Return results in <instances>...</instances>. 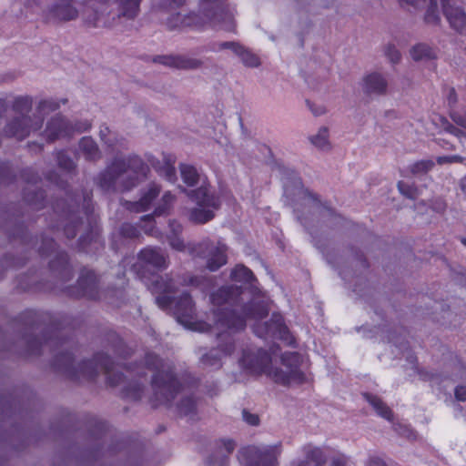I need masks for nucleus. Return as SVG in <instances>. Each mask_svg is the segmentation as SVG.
I'll return each instance as SVG.
<instances>
[{"label": "nucleus", "mask_w": 466, "mask_h": 466, "mask_svg": "<svg viewBox=\"0 0 466 466\" xmlns=\"http://www.w3.org/2000/svg\"><path fill=\"white\" fill-rule=\"evenodd\" d=\"M242 289L237 285H224L210 294V301L215 307L211 313L218 329H223L217 335L218 346L201 358L203 365L213 370L222 367V358L230 356L236 349L234 334L243 331L248 319L260 320L268 315L269 309L264 302L251 300L241 306V312L236 309L222 307L225 304L238 306Z\"/></svg>", "instance_id": "obj_1"}, {"label": "nucleus", "mask_w": 466, "mask_h": 466, "mask_svg": "<svg viewBox=\"0 0 466 466\" xmlns=\"http://www.w3.org/2000/svg\"><path fill=\"white\" fill-rule=\"evenodd\" d=\"M92 191L83 192L82 208L79 204L68 203V199H57L52 204L57 222L51 225L52 231L62 229L67 239H73L83 224L85 218L87 224L86 231L77 241V250L86 254L96 255L105 248L101 238L98 218L95 214Z\"/></svg>", "instance_id": "obj_2"}, {"label": "nucleus", "mask_w": 466, "mask_h": 466, "mask_svg": "<svg viewBox=\"0 0 466 466\" xmlns=\"http://www.w3.org/2000/svg\"><path fill=\"white\" fill-rule=\"evenodd\" d=\"M226 0H200L199 12L187 15L172 14L165 25L169 31L185 29L203 30L207 25L219 26L223 30L235 32V8L226 4ZM186 0H163L165 8L175 9L185 4Z\"/></svg>", "instance_id": "obj_3"}, {"label": "nucleus", "mask_w": 466, "mask_h": 466, "mask_svg": "<svg viewBox=\"0 0 466 466\" xmlns=\"http://www.w3.org/2000/svg\"><path fill=\"white\" fill-rule=\"evenodd\" d=\"M52 365L72 380L81 377L87 380H95L99 371L106 376V382L109 387L119 385L124 379L122 372L115 371L116 365L112 359L103 352L96 353L92 359L83 360L76 367L73 352L62 351L55 356Z\"/></svg>", "instance_id": "obj_4"}, {"label": "nucleus", "mask_w": 466, "mask_h": 466, "mask_svg": "<svg viewBox=\"0 0 466 466\" xmlns=\"http://www.w3.org/2000/svg\"><path fill=\"white\" fill-rule=\"evenodd\" d=\"M19 319L30 329H38L42 323L49 321L44 329L43 338L27 339L26 346L30 354L40 355L44 346L49 345L52 347V350H55L67 343L66 339L61 338L59 335L67 329H70L72 322L68 316L54 318L49 313L26 309L20 314Z\"/></svg>", "instance_id": "obj_5"}, {"label": "nucleus", "mask_w": 466, "mask_h": 466, "mask_svg": "<svg viewBox=\"0 0 466 466\" xmlns=\"http://www.w3.org/2000/svg\"><path fill=\"white\" fill-rule=\"evenodd\" d=\"M145 366L147 370L154 371L151 380L153 395L149 400L152 408L170 407L183 390V385L175 374L174 366L153 352L146 353Z\"/></svg>", "instance_id": "obj_6"}, {"label": "nucleus", "mask_w": 466, "mask_h": 466, "mask_svg": "<svg viewBox=\"0 0 466 466\" xmlns=\"http://www.w3.org/2000/svg\"><path fill=\"white\" fill-rule=\"evenodd\" d=\"M74 0H59L52 8L50 9V15L54 21H70L74 20L78 15V11L76 7L72 5V2ZM76 2H82L84 8L82 10L83 16L85 19V23L91 27H100L101 25H106L108 24L107 20L102 19L98 16V9L96 7V3L99 4L101 7H105L106 10L107 7L106 2L107 0H76Z\"/></svg>", "instance_id": "obj_7"}, {"label": "nucleus", "mask_w": 466, "mask_h": 466, "mask_svg": "<svg viewBox=\"0 0 466 466\" xmlns=\"http://www.w3.org/2000/svg\"><path fill=\"white\" fill-rule=\"evenodd\" d=\"M33 99L31 96H17L13 103L12 108L15 113L20 114L12 119L4 128L5 136L7 137H15L17 140H23L29 136L30 132L41 129L44 118L42 116H35L32 119L25 114L32 109Z\"/></svg>", "instance_id": "obj_8"}, {"label": "nucleus", "mask_w": 466, "mask_h": 466, "mask_svg": "<svg viewBox=\"0 0 466 466\" xmlns=\"http://www.w3.org/2000/svg\"><path fill=\"white\" fill-rule=\"evenodd\" d=\"M228 245L222 240L205 238L196 244L188 246V254L206 261L209 271H217L228 263Z\"/></svg>", "instance_id": "obj_9"}, {"label": "nucleus", "mask_w": 466, "mask_h": 466, "mask_svg": "<svg viewBox=\"0 0 466 466\" xmlns=\"http://www.w3.org/2000/svg\"><path fill=\"white\" fill-rule=\"evenodd\" d=\"M137 260L132 271L139 279H147L152 274L162 272L169 267V257L161 248L147 246L137 253Z\"/></svg>", "instance_id": "obj_10"}, {"label": "nucleus", "mask_w": 466, "mask_h": 466, "mask_svg": "<svg viewBox=\"0 0 466 466\" xmlns=\"http://www.w3.org/2000/svg\"><path fill=\"white\" fill-rule=\"evenodd\" d=\"M140 280L153 295H156V304L159 309L167 310L171 308L174 301L173 294L177 291V283L171 273H155L150 278Z\"/></svg>", "instance_id": "obj_11"}, {"label": "nucleus", "mask_w": 466, "mask_h": 466, "mask_svg": "<svg viewBox=\"0 0 466 466\" xmlns=\"http://www.w3.org/2000/svg\"><path fill=\"white\" fill-rule=\"evenodd\" d=\"M280 453V443L268 446L248 445L239 450L238 458L248 466H278Z\"/></svg>", "instance_id": "obj_12"}, {"label": "nucleus", "mask_w": 466, "mask_h": 466, "mask_svg": "<svg viewBox=\"0 0 466 466\" xmlns=\"http://www.w3.org/2000/svg\"><path fill=\"white\" fill-rule=\"evenodd\" d=\"M142 0H107L106 9L101 7L96 3V7L98 9V16L104 20H107L106 25L100 27H110L114 25L115 20L117 18L126 17L127 19H134L140 11V4Z\"/></svg>", "instance_id": "obj_13"}, {"label": "nucleus", "mask_w": 466, "mask_h": 466, "mask_svg": "<svg viewBox=\"0 0 466 466\" xmlns=\"http://www.w3.org/2000/svg\"><path fill=\"white\" fill-rule=\"evenodd\" d=\"M253 331L258 338L264 339H277L287 342L289 345H291L294 340L283 317L279 313H273L268 321L255 323Z\"/></svg>", "instance_id": "obj_14"}, {"label": "nucleus", "mask_w": 466, "mask_h": 466, "mask_svg": "<svg viewBox=\"0 0 466 466\" xmlns=\"http://www.w3.org/2000/svg\"><path fill=\"white\" fill-rule=\"evenodd\" d=\"M240 366L250 374H265L272 363L271 355L262 348H247L242 351Z\"/></svg>", "instance_id": "obj_15"}, {"label": "nucleus", "mask_w": 466, "mask_h": 466, "mask_svg": "<svg viewBox=\"0 0 466 466\" xmlns=\"http://www.w3.org/2000/svg\"><path fill=\"white\" fill-rule=\"evenodd\" d=\"M68 297L96 300L99 298L98 279L93 270H81L76 285L66 289Z\"/></svg>", "instance_id": "obj_16"}, {"label": "nucleus", "mask_w": 466, "mask_h": 466, "mask_svg": "<svg viewBox=\"0 0 466 466\" xmlns=\"http://www.w3.org/2000/svg\"><path fill=\"white\" fill-rule=\"evenodd\" d=\"M173 303V314L177 322L191 329H202L205 323L195 321L196 307L188 292H183L176 299H174Z\"/></svg>", "instance_id": "obj_17"}, {"label": "nucleus", "mask_w": 466, "mask_h": 466, "mask_svg": "<svg viewBox=\"0 0 466 466\" xmlns=\"http://www.w3.org/2000/svg\"><path fill=\"white\" fill-rule=\"evenodd\" d=\"M230 279H231V280H233L235 282H240L243 284L250 285V287L253 289V290H252L253 298L251 299H249L248 302L251 300H257V301L264 302L266 305H268V303L265 300L260 299L257 297L260 293V290L254 286V283L257 282V279H256L254 273L252 272V270L249 269L248 267H246L243 264L236 265L230 272ZM239 287L242 289L241 295H243L244 289L242 286H239ZM242 300H243L242 296H240V300H239L238 306L225 304L222 307L229 308V309H236L238 312H241V306L243 304H246V302H243ZM247 303H248V301H247ZM267 307L268 308V306H267Z\"/></svg>", "instance_id": "obj_18"}, {"label": "nucleus", "mask_w": 466, "mask_h": 466, "mask_svg": "<svg viewBox=\"0 0 466 466\" xmlns=\"http://www.w3.org/2000/svg\"><path fill=\"white\" fill-rule=\"evenodd\" d=\"M126 173L124 157H115L96 178V185L104 191L114 189L117 178Z\"/></svg>", "instance_id": "obj_19"}, {"label": "nucleus", "mask_w": 466, "mask_h": 466, "mask_svg": "<svg viewBox=\"0 0 466 466\" xmlns=\"http://www.w3.org/2000/svg\"><path fill=\"white\" fill-rule=\"evenodd\" d=\"M176 200L175 195L170 191H167L163 194L160 201L154 209L153 214L145 215L141 218L140 221L144 223L141 225V228L146 234L152 235L156 228L155 217H160L167 215L173 207Z\"/></svg>", "instance_id": "obj_20"}, {"label": "nucleus", "mask_w": 466, "mask_h": 466, "mask_svg": "<svg viewBox=\"0 0 466 466\" xmlns=\"http://www.w3.org/2000/svg\"><path fill=\"white\" fill-rule=\"evenodd\" d=\"M236 442L232 439H220L214 442L212 452L207 458L208 466H228L229 455L234 451Z\"/></svg>", "instance_id": "obj_21"}, {"label": "nucleus", "mask_w": 466, "mask_h": 466, "mask_svg": "<svg viewBox=\"0 0 466 466\" xmlns=\"http://www.w3.org/2000/svg\"><path fill=\"white\" fill-rule=\"evenodd\" d=\"M187 196L197 203L198 207L207 208L212 210H218L221 207L220 196L216 192L210 191L209 184H203L196 189L187 191L183 189Z\"/></svg>", "instance_id": "obj_22"}, {"label": "nucleus", "mask_w": 466, "mask_h": 466, "mask_svg": "<svg viewBox=\"0 0 466 466\" xmlns=\"http://www.w3.org/2000/svg\"><path fill=\"white\" fill-rule=\"evenodd\" d=\"M280 170L282 172L284 178L286 179V181L284 182V187L286 191H289L290 187L301 189L304 191L305 196H307L308 198L310 199L318 208L322 207L323 209L329 212V214H335L334 210L330 208L326 203H321L318 195L313 194L309 189L303 188V183L301 178L293 169H289L288 167H283L280 168Z\"/></svg>", "instance_id": "obj_23"}, {"label": "nucleus", "mask_w": 466, "mask_h": 466, "mask_svg": "<svg viewBox=\"0 0 466 466\" xmlns=\"http://www.w3.org/2000/svg\"><path fill=\"white\" fill-rule=\"evenodd\" d=\"M453 0H441L442 13L451 27L461 35H466V13L459 6L451 3Z\"/></svg>", "instance_id": "obj_24"}, {"label": "nucleus", "mask_w": 466, "mask_h": 466, "mask_svg": "<svg viewBox=\"0 0 466 466\" xmlns=\"http://www.w3.org/2000/svg\"><path fill=\"white\" fill-rule=\"evenodd\" d=\"M74 130L75 128L68 120L61 115H56L46 124V127L45 129L46 141L48 143H53L60 137H70Z\"/></svg>", "instance_id": "obj_25"}, {"label": "nucleus", "mask_w": 466, "mask_h": 466, "mask_svg": "<svg viewBox=\"0 0 466 466\" xmlns=\"http://www.w3.org/2000/svg\"><path fill=\"white\" fill-rule=\"evenodd\" d=\"M160 191L161 187L158 184L152 182L149 184L148 187L142 192L141 197L137 201H126L124 206L131 212H145L151 208L153 202L160 194Z\"/></svg>", "instance_id": "obj_26"}, {"label": "nucleus", "mask_w": 466, "mask_h": 466, "mask_svg": "<svg viewBox=\"0 0 466 466\" xmlns=\"http://www.w3.org/2000/svg\"><path fill=\"white\" fill-rule=\"evenodd\" d=\"M153 62L177 69H197L203 64L200 59L181 55L156 56Z\"/></svg>", "instance_id": "obj_27"}, {"label": "nucleus", "mask_w": 466, "mask_h": 466, "mask_svg": "<svg viewBox=\"0 0 466 466\" xmlns=\"http://www.w3.org/2000/svg\"><path fill=\"white\" fill-rule=\"evenodd\" d=\"M124 159L126 164V172L127 170H132L136 175L135 177L129 178L124 185V190H129L137 184L139 178L147 177V175L149 172V167L138 156H129Z\"/></svg>", "instance_id": "obj_28"}, {"label": "nucleus", "mask_w": 466, "mask_h": 466, "mask_svg": "<svg viewBox=\"0 0 466 466\" xmlns=\"http://www.w3.org/2000/svg\"><path fill=\"white\" fill-rule=\"evenodd\" d=\"M49 268L51 271L57 272V275L64 281L70 280L74 276L73 268L69 262L68 254L66 251L56 252V256L50 260Z\"/></svg>", "instance_id": "obj_29"}, {"label": "nucleus", "mask_w": 466, "mask_h": 466, "mask_svg": "<svg viewBox=\"0 0 466 466\" xmlns=\"http://www.w3.org/2000/svg\"><path fill=\"white\" fill-rule=\"evenodd\" d=\"M219 49H230L235 53L243 62V64L249 67H257L260 65L259 57L249 50L246 49L243 46L234 41L222 42L219 44Z\"/></svg>", "instance_id": "obj_30"}, {"label": "nucleus", "mask_w": 466, "mask_h": 466, "mask_svg": "<svg viewBox=\"0 0 466 466\" xmlns=\"http://www.w3.org/2000/svg\"><path fill=\"white\" fill-rule=\"evenodd\" d=\"M140 231L138 228L131 223H123L118 230L117 235L112 236L111 248L117 252L119 250L118 240H133L138 238Z\"/></svg>", "instance_id": "obj_31"}, {"label": "nucleus", "mask_w": 466, "mask_h": 466, "mask_svg": "<svg viewBox=\"0 0 466 466\" xmlns=\"http://www.w3.org/2000/svg\"><path fill=\"white\" fill-rule=\"evenodd\" d=\"M106 340L109 349L116 357L126 360L132 355L133 350L124 342L117 333L114 331L108 332L106 334Z\"/></svg>", "instance_id": "obj_32"}, {"label": "nucleus", "mask_w": 466, "mask_h": 466, "mask_svg": "<svg viewBox=\"0 0 466 466\" xmlns=\"http://www.w3.org/2000/svg\"><path fill=\"white\" fill-rule=\"evenodd\" d=\"M364 81V91L367 94L382 95L386 92L387 81L378 73L366 76Z\"/></svg>", "instance_id": "obj_33"}, {"label": "nucleus", "mask_w": 466, "mask_h": 466, "mask_svg": "<svg viewBox=\"0 0 466 466\" xmlns=\"http://www.w3.org/2000/svg\"><path fill=\"white\" fill-rule=\"evenodd\" d=\"M363 398L372 406L377 414L381 418L392 421L393 412L391 409L377 395L365 392Z\"/></svg>", "instance_id": "obj_34"}, {"label": "nucleus", "mask_w": 466, "mask_h": 466, "mask_svg": "<svg viewBox=\"0 0 466 466\" xmlns=\"http://www.w3.org/2000/svg\"><path fill=\"white\" fill-rule=\"evenodd\" d=\"M79 148L87 161L95 162L102 157L97 144L90 137H84L80 139Z\"/></svg>", "instance_id": "obj_35"}, {"label": "nucleus", "mask_w": 466, "mask_h": 466, "mask_svg": "<svg viewBox=\"0 0 466 466\" xmlns=\"http://www.w3.org/2000/svg\"><path fill=\"white\" fill-rule=\"evenodd\" d=\"M327 458L320 448H307L305 460L299 461L296 466H323Z\"/></svg>", "instance_id": "obj_36"}, {"label": "nucleus", "mask_w": 466, "mask_h": 466, "mask_svg": "<svg viewBox=\"0 0 466 466\" xmlns=\"http://www.w3.org/2000/svg\"><path fill=\"white\" fill-rule=\"evenodd\" d=\"M280 360L282 365L289 369V372L292 373L298 379H301L304 374L299 370L300 356L298 352H284L281 354Z\"/></svg>", "instance_id": "obj_37"}, {"label": "nucleus", "mask_w": 466, "mask_h": 466, "mask_svg": "<svg viewBox=\"0 0 466 466\" xmlns=\"http://www.w3.org/2000/svg\"><path fill=\"white\" fill-rule=\"evenodd\" d=\"M215 218V211L207 208H193L188 211V219L194 224H206Z\"/></svg>", "instance_id": "obj_38"}, {"label": "nucleus", "mask_w": 466, "mask_h": 466, "mask_svg": "<svg viewBox=\"0 0 466 466\" xmlns=\"http://www.w3.org/2000/svg\"><path fill=\"white\" fill-rule=\"evenodd\" d=\"M23 198L29 206L34 207L35 209H41L46 207V194L43 189L34 191L25 189Z\"/></svg>", "instance_id": "obj_39"}, {"label": "nucleus", "mask_w": 466, "mask_h": 466, "mask_svg": "<svg viewBox=\"0 0 466 466\" xmlns=\"http://www.w3.org/2000/svg\"><path fill=\"white\" fill-rule=\"evenodd\" d=\"M265 374L274 382L283 386H287L291 382V380L298 379L289 371L286 372L279 368H273L271 364L269 365V368Z\"/></svg>", "instance_id": "obj_40"}, {"label": "nucleus", "mask_w": 466, "mask_h": 466, "mask_svg": "<svg viewBox=\"0 0 466 466\" xmlns=\"http://www.w3.org/2000/svg\"><path fill=\"white\" fill-rule=\"evenodd\" d=\"M410 56L413 60L435 59L436 54L432 47L426 44H417L410 49Z\"/></svg>", "instance_id": "obj_41"}, {"label": "nucleus", "mask_w": 466, "mask_h": 466, "mask_svg": "<svg viewBox=\"0 0 466 466\" xmlns=\"http://www.w3.org/2000/svg\"><path fill=\"white\" fill-rule=\"evenodd\" d=\"M179 168L182 180L186 185L188 187H194L198 184L199 180V174L195 167L187 164H181Z\"/></svg>", "instance_id": "obj_42"}, {"label": "nucleus", "mask_w": 466, "mask_h": 466, "mask_svg": "<svg viewBox=\"0 0 466 466\" xmlns=\"http://www.w3.org/2000/svg\"><path fill=\"white\" fill-rule=\"evenodd\" d=\"M144 386L138 382H135L126 386L122 391V398L130 400H140L143 397Z\"/></svg>", "instance_id": "obj_43"}, {"label": "nucleus", "mask_w": 466, "mask_h": 466, "mask_svg": "<svg viewBox=\"0 0 466 466\" xmlns=\"http://www.w3.org/2000/svg\"><path fill=\"white\" fill-rule=\"evenodd\" d=\"M56 159L59 168L67 172L73 173L76 171V164L71 158L70 156L67 155L66 151L62 149L56 152Z\"/></svg>", "instance_id": "obj_44"}, {"label": "nucleus", "mask_w": 466, "mask_h": 466, "mask_svg": "<svg viewBox=\"0 0 466 466\" xmlns=\"http://www.w3.org/2000/svg\"><path fill=\"white\" fill-rule=\"evenodd\" d=\"M197 403L192 397L183 398L177 404V413L180 417L196 415Z\"/></svg>", "instance_id": "obj_45"}, {"label": "nucleus", "mask_w": 466, "mask_h": 466, "mask_svg": "<svg viewBox=\"0 0 466 466\" xmlns=\"http://www.w3.org/2000/svg\"><path fill=\"white\" fill-rule=\"evenodd\" d=\"M329 130L327 127H323L319 128L317 135L310 137V142L321 150H326L329 148V142L328 140Z\"/></svg>", "instance_id": "obj_46"}, {"label": "nucleus", "mask_w": 466, "mask_h": 466, "mask_svg": "<svg viewBox=\"0 0 466 466\" xmlns=\"http://www.w3.org/2000/svg\"><path fill=\"white\" fill-rule=\"evenodd\" d=\"M441 17L438 10L437 0H430V4L424 15V22L429 25H439Z\"/></svg>", "instance_id": "obj_47"}, {"label": "nucleus", "mask_w": 466, "mask_h": 466, "mask_svg": "<svg viewBox=\"0 0 466 466\" xmlns=\"http://www.w3.org/2000/svg\"><path fill=\"white\" fill-rule=\"evenodd\" d=\"M15 180V174L13 172L9 162H0V184H11Z\"/></svg>", "instance_id": "obj_48"}, {"label": "nucleus", "mask_w": 466, "mask_h": 466, "mask_svg": "<svg viewBox=\"0 0 466 466\" xmlns=\"http://www.w3.org/2000/svg\"><path fill=\"white\" fill-rule=\"evenodd\" d=\"M59 106V103L54 99H44L38 103L36 112L39 115L38 116L44 118V115L56 111Z\"/></svg>", "instance_id": "obj_49"}, {"label": "nucleus", "mask_w": 466, "mask_h": 466, "mask_svg": "<svg viewBox=\"0 0 466 466\" xmlns=\"http://www.w3.org/2000/svg\"><path fill=\"white\" fill-rule=\"evenodd\" d=\"M166 165L163 170L160 171L161 175H164L166 179L173 182L176 180V168H175V158L172 157H165Z\"/></svg>", "instance_id": "obj_50"}, {"label": "nucleus", "mask_w": 466, "mask_h": 466, "mask_svg": "<svg viewBox=\"0 0 466 466\" xmlns=\"http://www.w3.org/2000/svg\"><path fill=\"white\" fill-rule=\"evenodd\" d=\"M57 247L56 242L52 238H43L41 246L39 247V254L43 257L51 255L56 251Z\"/></svg>", "instance_id": "obj_51"}, {"label": "nucleus", "mask_w": 466, "mask_h": 466, "mask_svg": "<svg viewBox=\"0 0 466 466\" xmlns=\"http://www.w3.org/2000/svg\"><path fill=\"white\" fill-rule=\"evenodd\" d=\"M399 191L408 198L416 199L419 195L418 188L412 184H407L404 181L398 182Z\"/></svg>", "instance_id": "obj_52"}, {"label": "nucleus", "mask_w": 466, "mask_h": 466, "mask_svg": "<svg viewBox=\"0 0 466 466\" xmlns=\"http://www.w3.org/2000/svg\"><path fill=\"white\" fill-rule=\"evenodd\" d=\"M20 177L27 184L35 185L40 181L38 173L33 167L23 168L20 171Z\"/></svg>", "instance_id": "obj_53"}, {"label": "nucleus", "mask_w": 466, "mask_h": 466, "mask_svg": "<svg viewBox=\"0 0 466 466\" xmlns=\"http://www.w3.org/2000/svg\"><path fill=\"white\" fill-rule=\"evenodd\" d=\"M434 166L432 160H420L417 161L410 167V172L412 174L426 173L431 170Z\"/></svg>", "instance_id": "obj_54"}, {"label": "nucleus", "mask_w": 466, "mask_h": 466, "mask_svg": "<svg viewBox=\"0 0 466 466\" xmlns=\"http://www.w3.org/2000/svg\"><path fill=\"white\" fill-rule=\"evenodd\" d=\"M167 239L170 247L177 251H185L187 249L188 252V246L193 244L189 243L186 246L184 240L179 236H168Z\"/></svg>", "instance_id": "obj_55"}, {"label": "nucleus", "mask_w": 466, "mask_h": 466, "mask_svg": "<svg viewBox=\"0 0 466 466\" xmlns=\"http://www.w3.org/2000/svg\"><path fill=\"white\" fill-rule=\"evenodd\" d=\"M385 56L392 64H397L400 60V53L393 45H389L386 47Z\"/></svg>", "instance_id": "obj_56"}, {"label": "nucleus", "mask_w": 466, "mask_h": 466, "mask_svg": "<svg viewBox=\"0 0 466 466\" xmlns=\"http://www.w3.org/2000/svg\"><path fill=\"white\" fill-rule=\"evenodd\" d=\"M464 158L460 155H452V156H441L438 157L436 161L439 165H443L447 163H462Z\"/></svg>", "instance_id": "obj_57"}, {"label": "nucleus", "mask_w": 466, "mask_h": 466, "mask_svg": "<svg viewBox=\"0 0 466 466\" xmlns=\"http://www.w3.org/2000/svg\"><path fill=\"white\" fill-rule=\"evenodd\" d=\"M243 420L250 426H258L259 424V417L257 414L250 413L247 410L242 411Z\"/></svg>", "instance_id": "obj_58"}, {"label": "nucleus", "mask_w": 466, "mask_h": 466, "mask_svg": "<svg viewBox=\"0 0 466 466\" xmlns=\"http://www.w3.org/2000/svg\"><path fill=\"white\" fill-rule=\"evenodd\" d=\"M46 179L54 183L60 189H66L67 184L59 179L58 175L55 172H49L46 176Z\"/></svg>", "instance_id": "obj_59"}, {"label": "nucleus", "mask_w": 466, "mask_h": 466, "mask_svg": "<svg viewBox=\"0 0 466 466\" xmlns=\"http://www.w3.org/2000/svg\"><path fill=\"white\" fill-rule=\"evenodd\" d=\"M329 466H350V460L344 454H339L333 457Z\"/></svg>", "instance_id": "obj_60"}, {"label": "nucleus", "mask_w": 466, "mask_h": 466, "mask_svg": "<svg viewBox=\"0 0 466 466\" xmlns=\"http://www.w3.org/2000/svg\"><path fill=\"white\" fill-rule=\"evenodd\" d=\"M455 398L460 401L466 400V387L459 385L454 390Z\"/></svg>", "instance_id": "obj_61"}, {"label": "nucleus", "mask_w": 466, "mask_h": 466, "mask_svg": "<svg viewBox=\"0 0 466 466\" xmlns=\"http://www.w3.org/2000/svg\"><path fill=\"white\" fill-rule=\"evenodd\" d=\"M169 228L172 231L170 236H179L183 230L182 225L176 220H171L169 222Z\"/></svg>", "instance_id": "obj_62"}, {"label": "nucleus", "mask_w": 466, "mask_h": 466, "mask_svg": "<svg viewBox=\"0 0 466 466\" xmlns=\"http://www.w3.org/2000/svg\"><path fill=\"white\" fill-rule=\"evenodd\" d=\"M27 147L29 151L34 154H39L44 150V145L37 142H29Z\"/></svg>", "instance_id": "obj_63"}, {"label": "nucleus", "mask_w": 466, "mask_h": 466, "mask_svg": "<svg viewBox=\"0 0 466 466\" xmlns=\"http://www.w3.org/2000/svg\"><path fill=\"white\" fill-rule=\"evenodd\" d=\"M367 466H387V464L383 459L378 456H371L367 462Z\"/></svg>", "instance_id": "obj_64"}]
</instances>
